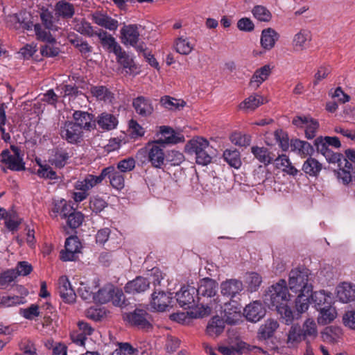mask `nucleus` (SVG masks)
<instances>
[{
	"mask_svg": "<svg viewBox=\"0 0 355 355\" xmlns=\"http://www.w3.org/2000/svg\"><path fill=\"white\" fill-rule=\"evenodd\" d=\"M291 297L287 282L283 279L268 287L264 296L265 303L277 311L282 322L286 325L292 324L295 320H297V313H294L288 306Z\"/></svg>",
	"mask_w": 355,
	"mask_h": 355,
	"instance_id": "1",
	"label": "nucleus"
},
{
	"mask_svg": "<svg viewBox=\"0 0 355 355\" xmlns=\"http://www.w3.org/2000/svg\"><path fill=\"white\" fill-rule=\"evenodd\" d=\"M309 270L302 266L295 268L289 272V289L297 294L295 300L297 319H299L301 314L306 312L309 306V295L313 290V286L309 282Z\"/></svg>",
	"mask_w": 355,
	"mask_h": 355,
	"instance_id": "2",
	"label": "nucleus"
},
{
	"mask_svg": "<svg viewBox=\"0 0 355 355\" xmlns=\"http://www.w3.org/2000/svg\"><path fill=\"white\" fill-rule=\"evenodd\" d=\"M176 297L179 305L185 309L201 306L203 311H200V317H204L211 313V308L210 306L207 305L205 307L203 302H200V297L197 295L196 288L194 286L189 285L182 286L180 291L176 293Z\"/></svg>",
	"mask_w": 355,
	"mask_h": 355,
	"instance_id": "3",
	"label": "nucleus"
},
{
	"mask_svg": "<svg viewBox=\"0 0 355 355\" xmlns=\"http://www.w3.org/2000/svg\"><path fill=\"white\" fill-rule=\"evenodd\" d=\"M23 154L20 149L11 146L10 149H5L0 153V167L6 173L8 169L13 171H21L25 169Z\"/></svg>",
	"mask_w": 355,
	"mask_h": 355,
	"instance_id": "4",
	"label": "nucleus"
},
{
	"mask_svg": "<svg viewBox=\"0 0 355 355\" xmlns=\"http://www.w3.org/2000/svg\"><path fill=\"white\" fill-rule=\"evenodd\" d=\"M186 148L189 153L196 155V162L198 164L205 166L211 162L212 157L208 151L209 143L207 139L202 137L191 139L186 145Z\"/></svg>",
	"mask_w": 355,
	"mask_h": 355,
	"instance_id": "5",
	"label": "nucleus"
},
{
	"mask_svg": "<svg viewBox=\"0 0 355 355\" xmlns=\"http://www.w3.org/2000/svg\"><path fill=\"white\" fill-rule=\"evenodd\" d=\"M123 319L131 327L141 329L152 328L150 315L141 309H136L133 311L123 313Z\"/></svg>",
	"mask_w": 355,
	"mask_h": 355,
	"instance_id": "6",
	"label": "nucleus"
},
{
	"mask_svg": "<svg viewBox=\"0 0 355 355\" xmlns=\"http://www.w3.org/2000/svg\"><path fill=\"white\" fill-rule=\"evenodd\" d=\"M165 145L159 141H153L148 142L144 149L140 152H144L147 155V160L154 168H160L164 164L165 154L164 148Z\"/></svg>",
	"mask_w": 355,
	"mask_h": 355,
	"instance_id": "7",
	"label": "nucleus"
},
{
	"mask_svg": "<svg viewBox=\"0 0 355 355\" xmlns=\"http://www.w3.org/2000/svg\"><path fill=\"white\" fill-rule=\"evenodd\" d=\"M121 39L125 45L133 46L138 52H144L147 48L144 42H139L140 34L136 24L125 25L121 29Z\"/></svg>",
	"mask_w": 355,
	"mask_h": 355,
	"instance_id": "8",
	"label": "nucleus"
},
{
	"mask_svg": "<svg viewBox=\"0 0 355 355\" xmlns=\"http://www.w3.org/2000/svg\"><path fill=\"white\" fill-rule=\"evenodd\" d=\"M81 243L77 236H69L66 239L64 250L60 252V259L63 261H73L80 252Z\"/></svg>",
	"mask_w": 355,
	"mask_h": 355,
	"instance_id": "9",
	"label": "nucleus"
},
{
	"mask_svg": "<svg viewBox=\"0 0 355 355\" xmlns=\"http://www.w3.org/2000/svg\"><path fill=\"white\" fill-rule=\"evenodd\" d=\"M172 299L171 293L155 290L151 295V308L157 311H164L171 305Z\"/></svg>",
	"mask_w": 355,
	"mask_h": 355,
	"instance_id": "10",
	"label": "nucleus"
},
{
	"mask_svg": "<svg viewBox=\"0 0 355 355\" xmlns=\"http://www.w3.org/2000/svg\"><path fill=\"white\" fill-rule=\"evenodd\" d=\"M293 124L299 128L305 127V136L308 139L314 138L319 128L318 122L307 116H296L293 119Z\"/></svg>",
	"mask_w": 355,
	"mask_h": 355,
	"instance_id": "11",
	"label": "nucleus"
},
{
	"mask_svg": "<svg viewBox=\"0 0 355 355\" xmlns=\"http://www.w3.org/2000/svg\"><path fill=\"white\" fill-rule=\"evenodd\" d=\"M132 107L136 113L143 117L150 116L154 112L152 101L144 96H139L134 98Z\"/></svg>",
	"mask_w": 355,
	"mask_h": 355,
	"instance_id": "12",
	"label": "nucleus"
},
{
	"mask_svg": "<svg viewBox=\"0 0 355 355\" xmlns=\"http://www.w3.org/2000/svg\"><path fill=\"white\" fill-rule=\"evenodd\" d=\"M97 35L102 46L109 52L115 53L120 51L121 46L116 41L115 38L103 30L90 32V36Z\"/></svg>",
	"mask_w": 355,
	"mask_h": 355,
	"instance_id": "13",
	"label": "nucleus"
},
{
	"mask_svg": "<svg viewBox=\"0 0 355 355\" xmlns=\"http://www.w3.org/2000/svg\"><path fill=\"white\" fill-rule=\"evenodd\" d=\"M218 283L209 277L200 279L198 288H196L198 297H211L216 294Z\"/></svg>",
	"mask_w": 355,
	"mask_h": 355,
	"instance_id": "14",
	"label": "nucleus"
},
{
	"mask_svg": "<svg viewBox=\"0 0 355 355\" xmlns=\"http://www.w3.org/2000/svg\"><path fill=\"white\" fill-rule=\"evenodd\" d=\"M90 94L98 101L105 103L113 104L115 100L114 94L107 87L96 85L90 87Z\"/></svg>",
	"mask_w": 355,
	"mask_h": 355,
	"instance_id": "15",
	"label": "nucleus"
},
{
	"mask_svg": "<svg viewBox=\"0 0 355 355\" xmlns=\"http://www.w3.org/2000/svg\"><path fill=\"white\" fill-rule=\"evenodd\" d=\"M244 313L248 321L257 322L263 318L266 310L261 303L254 301L245 306Z\"/></svg>",
	"mask_w": 355,
	"mask_h": 355,
	"instance_id": "16",
	"label": "nucleus"
},
{
	"mask_svg": "<svg viewBox=\"0 0 355 355\" xmlns=\"http://www.w3.org/2000/svg\"><path fill=\"white\" fill-rule=\"evenodd\" d=\"M81 132V130L78 128V125L71 121L65 122L60 130L62 137L71 144L77 143L79 141Z\"/></svg>",
	"mask_w": 355,
	"mask_h": 355,
	"instance_id": "17",
	"label": "nucleus"
},
{
	"mask_svg": "<svg viewBox=\"0 0 355 355\" xmlns=\"http://www.w3.org/2000/svg\"><path fill=\"white\" fill-rule=\"evenodd\" d=\"M58 292L62 300L67 303L74 301L76 293L66 276H62L58 280Z\"/></svg>",
	"mask_w": 355,
	"mask_h": 355,
	"instance_id": "18",
	"label": "nucleus"
},
{
	"mask_svg": "<svg viewBox=\"0 0 355 355\" xmlns=\"http://www.w3.org/2000/svg\"><path fill=\"white\" fill-rule=\"evenodd\" d=\"M243 288L242 282L235 279H227L222 282L220 285L222 295L230 298L236 297Z\"/></svg>",
	"mask_w": 355,
	"mask_h": 355,
	"instance_id": "19",
	"label": "nucleus"
},
{
	"mask_svg": "<svg viewBox=\"0 0 355 355\" xmlns=\"http://www.w3.org/2000/svg\"><path fill=\"white\" fill-rule=\"evenodd\" d=\"M266 102V99L263 96L253 94L242 101L239 104V108L245 112H253Z\"/></svg>",
	"mask_w": 355,
	"mask_h": 355,
	"instance_id": "20",
	"label": "nucleus"
},
{
	"mask_svg": "<svg viewBox=\"0 0 355 355\" xmlns=\"http://www.w3.org/2000/svg\"><path fill=\"white\" fill-rule=\"evenodd\" d=\"M149 286L150 282L146 278L139 276L128 282L124 289L127 293L135 294L144 292L149 288Z\"/></svg>",
	"mask_w": 355,
	"mask_h": 355,
	"instance_id": "21",
	"label": "nucleus"
},
{
	"mask_svg": "<svg viewBox=\"0 0 355 355\" xmlns=\"http://www.w3.org/2000/svg\"><path fill=\"white\" fill-rule=\"evenodd\" d=\"M73 207L69 205L64 199L54 200L50 210V215L52 218H57L58 216L62 218H67Z\"/></svg>",
	"mask_w": 355,
	"mask_h": 355,
	"instance_id": "22",
	"label": "nucleus"
},
{
	"mask_svg": "<svg viewBox=\"0 0 355 355\" xmlns=\"http://www.w3.org/2000/svg\"><path fill=\"white\" fill-rule=\"evenodd\" d=\"M286 343L288 348H295L304 340L302 327L298 324H293L286 334Z\"/></svg>",
	"mask_w": 355,
	"mask_h": 355,
	"instance_id": "23",
	"label": "nucleus"
},
{
	"mask_svg": "<svg viewBox=\"0 0 355 355\" xmlns=\"http://www.w3.org/2000/svg\"><path fill=\"white\" fill-rule=\"evenodd\" d=\"M279 323L274 319H268L264 324H261L258 331L259 340H267L273 336L275 332L279 327Z\"/></svg>",
	"mask_w": 355,
	"mask_h": 355,
	"instance_id": "24",
	"label": "nucleus"
},
{
	"mask_svg": "<svg viewBox=\"0 0 355 355\" xmlns=\"http://www.w3.org/2000/svg\"><path fill=\"white\" fill-rule=\"evenodd\" d=\"M279 37V34L272 28L263 29L261 35V45L266 50H270Z\"/></svg>",
	"mask_w": 355,
	"mask_h": 355,
	"instance_id": "25",
	"label": "nucleus"
},
{
	"mask_svg": "<svg viewBox=\"0 0 355 355\" xmlns=\"http://www.w3.org/2000/svg\"><path fill=\"white\" fill-rule=\"evenodd\" d=\"M10 20L15 24L16 28L31 30L33 26L31 21L30 13L24 11L14 14L10 16Z\"/></svg>",
	"mask_w": 355,
	"mask_h": 355,
	"instance_id": "26",
	"label": "nucleus"
},
{
	"mask_svg": "<svg viewBox=\"0 0 355 355\" xmlns=\"http://www.w3.org/2000/svg\"><path fill=\"white\" fill-rule=\"evenodd\" d=\"M78 326V329L71 334V339L77 345L83 346L85 344L87 336L89 335V326L84 322H79Z\"/></svg>",
	"mask_w": 355,
	"mask_h": 355,
	"instance_id": "27",
	"label": "nucleus"
},
{
	"mask_svg": "<svg viewBox=\"0 0 355 355\" xmlns=\"http://www.w3.org/2000/svg\"><path fill=\"white\" fill-rule=\"evenodd\" d=\"M251 152L254 157L265 166L271 164L275 157L272 152L265 147L252 146Z\"/></svg>",
	"mask_w": 355,
	"mask_h": 355,
	"instance_id": "28",
	"label": "nucleus"
},
{
	"mask_svg": "<svg viewBox=\"0 0 355 355\" xmlns=\"http://www.w3.org/2000/svg\"><path fill=\"white\" fill-rule=\"evenodd\" d=\"M343 165L338 167L337 177L340 179L344 184H348L352 182L353 176L355 177V171L352 168V164L347 159H343Z\"/></svg>",
	"mask_w": 355,
	"mask_h": 355,
	"instance_id": "29",
	"label": "nucleus"
},
{
	"mask_svg": "<svg viewBox=\"0 0 355 355\" xmlns=\"http://www.w3.org/2000/svg\"><path fill=\"white\" fill-rule=\"evenodd\" d=\"M337 296L344 303L353 301L355 299V286L343 283L337 288Z\"/></svg>",
	"mask_w": 355,
	"mask_h": 355,
	"instance_id": "30",
	"label": "nucleus"
},
{
	"mask_svg": "<svg viewBox=\"0 0 355 355\" xmlns=\"http://www.w3.org/2000/svg\"><path fill=\"white\" fill-rule=\"evenodd\" d=\"M311 40V32L308 30L302 29L295 35L293 44L295 51H302L306 49Z\"/></svg>",
	"mask_w": 355,
	"mask_h": 355,
	"instance_id": "31",
	"label": "nucleus"
},
{
	"mask_svg": "<svg viewBox=\"0 0 355 355\" xmlns=\"http://www.w3.org/2000/svg\"><path fill=\"white\" fill-rule=\"evenodd\" d=\"M96 123L101 128L105 130H111L117 126L118 119L112 114L103 112L98 116Z\"/></svg>",
	"mask_w": 355,
	"mask_h": 355,
	"instance_id": "32",
	"label": "nucleus"
},
{
	"mask_svg": "<svg viewBox=\"0 0 355 355\" xmlns=\"http://www.w3.org/2000/svg\"><path fill=\"white\" fill-rule=\"evenodd\" d=\"M272 162L277 168L282 169L289 175H296L298 173L297 169L291 164L286 155H279L276 158L275 157Z\"/></svg>",
	"mask_w": 355,
	"mask_h": 355,
	"instance_id": "33",
	"label": "nucleus"
},
{
	"mask_svg": "<svg viewBox=\"0 0 355 355\" xmlns=\"http://www.w3.org/2000/svg\"><path fill=\"white\" fill-rule=\"evenodd\" d=\"M270 73L271 69L269 65H264L257 69L250 79V85L257 89L268 78Z\"/></svg>",
	"mask_w": 355,
	"mask_h": 355,
	"instance_id": "34",
	"label": "nucleus"
},
{
	"mask_svg": "<svg viewBox=\"0 0 355 355\" xmlns=\"http://www.w3.org/2000/svg\"><path fill=\"white\" fill-rule=\"evenodd\" d=\"M160 133L164 136V139H159L155 140L159 141L160 144H176L182 141V137L177 136L173 129L169 126L162 125L160 126Z\"/></svg>",
	"mask_w": 355,
	"mask_h": 355,
	"instance_id": "35",
	"label": "nucleus"
},
{
	"mask_svg": "<svg viewBox=\"0 0 355 355\" xmlns=\"http://www.w3.org/2000/svg\"><path fill=\"white\" fill-rule=\"evenodd\" d=\"M320 316L318 318V322L320 324L325 325L331 322L336 316V311L330 303H327L324 307L319 306Z\"/></svg>",
	"mask_w": 355,
	"mask_h": 355,
	"instance_id": "36",
	"label": "nucleus"
},
{
	"mask_svg": "<svg viewBox=\"0 0 355 355\" xmlns=\"http://www.w3.org/2000/svg\"><path fill=\"white\" fill-rule=\"evenodd\" d=\"M302 334L306 344H307V340L311 341V339L314 340L317 338L318 334L317 325L313 319L308 318L304 321L302 328Z\"/></svg>",
	"mask_w": 355,
	"mask_h": 355,
	"instance_id": "37",
	"label": "nucleus"
},
{
	"mask_svg": "<svg viewBox=\"0 0 355 355\" xmlns=\"http://www.w3.org/2000/svg\"><path fill=\"white\" fill-rule=\"evenodd\" d=\"M114 291V286L111 284L105 285L96 293H94L93 300L95 302L99 304H105L110 301L112 298V292Z\"/></svg>",
	"mask_w": 355,
	"mask_h": 355,
	"instance_id": "38",
	"label": "nucleus"
},
{
	"mask_svg": "<svg viewBox=\"0 0 355 355\" xmlns=\"http://www.w3.org/2000/svg\"><path fill=\"white\" fill-rule=\"evenodd\" d=\"M225 322L219 316L213 317L209 322L206 331L207 334L212 337H216L224 330Z\"/></svg>",
	"mask_w": 355,
	"mask_h": 355,
	"instance_id": "39",
	"label": "nucleus"
},
{
	"mask_svg": "<svg viewBox=\"0 0 355 355\" xmlns=\"http://www.w3.org/2000/svg\"><path fill=\"white\" fill-rule=\"evenodd\" d=\"M322 168V164L316 159L309 157L303 164L302 171L309 176L316 177Z\"/></svg>",
	"mask_w": 355,
	"mask_h": 355,
	"instance_id": "40",
	"label": "nucleus"
},
{
	"mask_svg": "<svg viewBox=\"0 0 355 355\" xmlns=\"http://www.w3.org/2000/svg\"><path fill=\"white\" fill-rule=\"evenodd\" d=\"M160 104L168 110L176 111L182 109L186 105V102L170 96H164L160 98Z\"/></svg>",
	"mask_w": 355,
	"mask_h": 355,
	"instance_id": "41",
	"label": "nucleus"
},
{
	"mask_svg": "<svg viewBox=\"0 0 355 355\" xmlns=\"http://www.w3.org/2000/svg\"><path fill=\"white\" fill-rule=\"evenodd\" d=\"M89 180L85 178L83 181H78L75 185V191L73 193V198L76 202H81L87 196L89 189Z\"/></svg>",
	"mask_w": 355,
	"mask_h": 355,
	"instance_id": "42",
	"label": "nucleus"
},
{
	"mask_svg": "<svg viewBox=\"0 0 355 355\" xmlns=\"http://www.w3.org/2000/svg\"><path fill=\"white\" fill-rule=\"evenodd\" d=\"M223 157L231 166L235 168H239L241 165L240 153L237 150H225Z\"/></svg>",
	"mask_w": 355,
	"mask_h": 355,
	"instance_id": "43",
	"label": "nucleus"
},
{
	"mask_svg": "<svg viewBox=\"0 0 355 355\" xmlns=\"http://www.w3.org/2000/svg\"><path fill=\"white\" fill-rule=\"evenodd\" d=\"M55 13L59 16L69 18L74 14V8L73 6L66 1H60L55 5Z\"/></svg>",
	"mask_w": 355,
	"mask_h": 355,
	"instance_id": "44",
	"label": "nucleus"
},
{
	"mask_svg": "<svg viewBox=\"0 0 355 355\" xmlns=\"http://www.w3.org/2000/svg\"><path fill=\"white\" fill-rule=\"evenodd\" d=\"M69 158V156L65 150L57 149L54 151V154L52 155L50 162L56 167L62 168L67 164Z\"/></svg>",
	"mask_w": 355,
	"mask_h": 355,
	"instance_id": "45",
	"label": "nucleus"
},
{
	"mask_svg": "<svg viewBox=\"0 0 355 355\" xmlns=\"http://www.w3.org/2000/svg\"><path fill=\"white\" fill-rule=\"evenodd\" d=\"M252 12L254 17L260 21L268 22L272 19L271 12L263 6H255Z\"/></svg>",
	"mask_w": 355,
	"mask_h": 355,
	"instance_id": "46",
	"label": "nucleus"
},
{
	"mask_svg": "<svg viewBox=\"0 0 355 355\" xmlns=\"http://www.w3.org/2000/svg\"><path fill=\"white\" fill-rule=\"evenodd\" d=\"M107 176L112 187L117 190H121L124 187V176L120 172L116 171L114 167L113 171L110 173Z\"/></svg>",
	"mask_w": 355,
	"mask_h": 355,
	"instance_id": "47",
	"label": "nucleus"
},
{
	"mask_svg": "<svg viewBox=\"0 0 355 355\" xmlns=\"http://www.w3.org/2000/svg\"><path fill=\"white\" fill-rule=\"evenodd\" d=\"M193 49V46L189 42L187 38L180 37L175 42V50L182 55L189 54Z\"/></svg>",
	"mask_w": 355,
	"mask_h": 355,
	"instance_id": "48",
	"label": "nucleus"
},
{
	"mask_svg": "<svg viewBox=\"0 0 355 355\" xmlns=\"http://www.w3.org/2000/svg\"><path fill=\"white\" fill-rule=\"evenodd\" d=\"M26 302V300L24 297L21 296H1L0 295V305L3 307H10L12 306H17L19 304H24Z\"/></svg>",
	"mask_w": 355,
	"mask_h": 355,
	"instance_id": "49",
	"label": "nucleus"
},
{
	"mask_svg": "<svg viewBox=\"0 0 355 355\" xmlns=\"http://www.w3.org/2000/svg\"><path fill=\"white\" fill-rule=\"evenodd\" d=\"M73 119L75 120L74 125H77L80 130L83 128L89 129V114L86 112L76 111L73 113Z\"/></svg>",
	"mask_w": 355,
	"mask_h": 355,
	"instance_id": "50",
	"label": "nucleus"
},
{
	"mask_svg": "<svg viewBox=\"0 0 355 355\" xmlns=\"http://www.w3.org/2000/svg\"><path fill=\"white\" fill-rule=\"evenodd\" d=\"M230 140L236 146L247 147L250 145L251 137L249 135H242L241 132H234L231 135Z\"/></svg>",
	"mask_w": 355,
	"mask_h": 355,
	"instance_id": "51",
	"label": "nucleus"
},
{
	"mask_svg": "<svg viewBox=\"0 0 355 355\" xmlns=\"http://www.w3.org/2000/svg\"><path fill=\"white\" fill-rule=\"evenodd\" d=\"M116 56L118 62L123 66V68L132 70L134 67L133 60L127 54V53L122 50L121 47L120 51L114 53Z\"/></svg>",
	"mask_w": 355,
	"mask_h": 355,
	"instance_id": "52",
	"label": "nucleus"
},
{
	"mask_svg": "<svg viewBox=\"0 0 355 355\" xmlns=\"http://www.w3.org/2000/svg\"><path fill=\"white\" fill-rule=\"evenodd\" d=\"M326 300L327 297L323 291L313 292L312 291L309 295V304L311 302H313L318 310H319V306L324 307V306L327 305V302H326Z\"/></svg>",
	"mask_w": 355,
	"mask_h": 355,
	"instance_id": "53",
	"label": "nucleus"
},
{
	"mask_svg": "<svg viewBox=\"0 0 355 355\" xmlns=\"http://www.w3.org/2000/svg\"><path fill=\"white\" fill-rule=\"evenodd\" d=\"M67 225L71 227V228H76L78 227H79L83 221V219H84V216L83 215V214L80 211H74V209H73V210L71 211H70V214L67 216Z\"/></svg>",
	"mask_w": 355,
	"mask_h": 355,
	"instance_id": "54",
	"label": "nucleus"
},
{
	"mask_svg": "<svg viewBox=\"0 0 355 355\" xmlns=\"http://www.w3.org/2000/svg\"><path fill=\"white\" fill-rule=\"evenodd\" d=\"M114 170L113 166L104 168L99 175H90V188L102 183L107 175Z\"/></svg>",
	"mask_w": 355,
	"mask_h": 355,
	"instance_id": "55",
	"label": "nucleus"
},
{
	"mask_svg": "<svg viewBox=\"0 0 355 355\" xmlns=\"http://www.w3.org/2000/svg\"><path fill=\"white\" fill-rule=\"evenodd\" d=\"M19 313L27 320H33L40 315L39 306L33 304L26 309H20Z\"/></svg>",
	"mask_w": 355,
	"mask_h": 355,
	"instance_id": "56",
	"label": "nucleus"
},
{
	"mask_svg": "<svg viewBox=\"0 0 355 355\" xmlns=\"http://www.w3.org/2000/svg\"><path fill=\"white\" fill-rule=\"evenodd\" d=\"M275 138L284 151H286L288 149L289 139L286 132L281 129L277 130L275 132Z\"/></svg>",
	"mask_w": 355,
	"mask_h": 355,
	"instance_id": "57",
	"label": "nucleus"
},
{
	"mask_svg": "<svg viewBox=\"0 0 355 355\" xmlns=\"http://www.w3.org/2000/svg\"><path fill=\"white\" fill-rule=\"evenodd\" d=\"M247 282L248 284V289L251 292L256 291L262 282V278L258 273L251 272L248 276Z\"/></svg>",
	"mask_w": 355,
	"mask_h": 355,
	"instance_id": "58",
	"label": "nucleus"
},
{
	"mask_svg": "<svg viewBox=\"0 0 355 355\" xmlns=\"http://www.w3.org/2000/svg\"><path fill=\"white\" fill-rule=\"evenodd\" d=\"M40 52L44 56L54 57L58 55L60 50L55 46V42H48L41 47Z\"/></svg>",
	"mask_w": 355,
	"mask_h": 355,
	"instance_id": "59",
	"label": "nucleus"
},
{
	"mask_svg": "<svg viewBox=\"0 0 355 355\" xmlns=\"http://www.w3.org/2000/svg\"><path fill=\"white\" fill-rule=\"evenodd\" d=\"M314 145L315 146L318 152L321 153L325 157L327 160L331 159L330 157L336 153L328 146H326L324 144L322 143V137H319L315 139Z\"/></svg>",
	"mask_w": 355,
	"mask_h": 355,
	"instance_id": "60",
	"label": "nucleus"
},
{
	"mask_svg": "<svg viewBox=\"0 0 355 355\" xmlns=\"http://www.w3.org/2000/svg\"><path fill=\"white\" fill-rule=\"evenodd\" d=\"M129 130L131 138L133 139L142 137L145 133V130L143 127L134 119H131L129 121Z\"/></svg>",
	"mask_w": 355,
	"mask_h": 355,
	"instance_id": "61",
	"label": "nucleus"
},
{
	"mask_svg": "<svg viewBox=\"0 0 355 355\" xmlns=\"http://www.w3.org/2000/svg\"><path fill=\"white\" fill-rule=\"evenodd\" d=\"M22 354L21 355H37L33 343L29 340H23L19 345Z\"/></svg>",
	"mask_w": 355,
	"mask_h": 355,
	"instance_id": "62",
	"label": "nucleus"
},
{
	"mask_svg": "<svg viewBox=\"0 0 355 355\" xmlns=\"http://www.w3.org/2000/svg\"><path fill=\"white\" fill-rule=\"evenodd\" d=\"M135 167V160L132 157H128L121 160L117 164V168L119 172L126 173L132 171Z\"/></svg>",
	"mask_w": 355,
	"mask_h": 355,
	"instance_id": "63",
	"label": "nucleus"
},
{
	"mask_svg": "<svg viewBox=\"0 0 355 355\" xmlns=\"http://www.w3.org/2000/svg\"><path fill=\"white\" fill-rule=\"evenodd\" d=\"M34 30L35 35L38 40L44 42H55V39L52 37L49 31L42 28L41 26L38 24L34 25Z\"/></svg>",
	"mask_w": 355,
	"mask_h": 355,
	"instance_id": "64",
	"label": "nucleus"
}]
</instances>
